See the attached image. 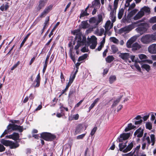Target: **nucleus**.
I'll use <instances>...</instances> for the list:
<instances>
[{
	"mask_svg": "<svg viewBox=\"0 0 156 156\" xmlns=\"http://www.w3.org/2000/svg\"><path fill=\"white\" fill-rule=\"evenodd\" d=\"M143 21H144V20H141L136 22H133L134 27L135 26L139 27L136 29V30L140 35H142L146 32L147 30V27H149L148 23H141Z\"/></svg>",
	"mask_w": 156,
	"mask_h": 156,
	"instance_id": "1",
	"label": "nucleus"
},
{
	"mask_svg": "<svg viewBox=\"0 0 156 156\" xmlns=\"http://www.w3.org/2000/svg\"><path fill=\"white\" fill-rule=\"evenodd\" d=\"M80 31V29H77L75 30L72 32L74 35H76V38L77 39V44L74 48L76 50L78 49L81 45L83 44L86 41V37L84 36H82Z\"/></svg>",
	"mask_w": 156,
	"mask_h": 156,
	"instance_id": "2",
	"label": "nucleus"
},
{
	"mask_svg": "<svg viewBox=\"0 0 156 156\" xmlns=\"http://www.w3.org/2000/svg\"><path fill=\"white\" fill-rule=\"evenodd\" d=\"M7 129L5 130L4 132L1 136L0 137H2L6 134L10 133L12 131L18 130L19 132H22L23 130V126H18L16 124H9L7 126Z\"/></svg>",
	"mask_w": 156,
	"mask_h": 156,
	"instance_id": "3",
	"label": "nucleus"
},
{
	"mask_svg": "<svg viewBox=\"0 0 156 156\" xmlns=\"http://www.w3.org/2000/svg\"><path fill=\"white\" fill-rule=\"evenodd\" d=\"M1 143L6 146H9L11 149H14L18 147L19 144L18 142L14 143L9 140H6L2 139L1 140Z\"/></svg>",
	"mask_w": 156,
	"mask_h": 156,
	"instance_id": "4",
	"label": "nucleus"
},
{
	"mask_svg": "<svg viewBox=\"0 0 156 156\" xmlns=\"http://www.w3.org/2000/svg\"><path fill=\"white\" fill-rule=\"evenodd\" d=\"M41 137L47 141H51L55 139V136L50 133L47 132L42 133L41 134Z\"/></svg>",
	"mask_w": 156,
	"mask_h": 156,
	"instance_id": "5",
	"label": "nucleus"
},
{
	"mask_svg": "<svg viewBox=\"0 0 156 156\" xmlns=\"http://www.w3.org/2000/svg\"><path fill=\"white\" fill-rule=\"evenodd\" d=\"M134 28L133 23L132 24L129 25L122 28L119 30V33L121 34L123 33L126 34L128 33Z\"/></svg>",
	"mask_w": 156,
	"mask_h": 156,
	"instance_id": "6",
	"label": "nucleus"
},
{
	"mask_svg": "<svg viewBox=\"0 0 156 156\" xmlns=\"http://www.w3.org/2000/svg\"><path fill=\"white\" fill-rule=\"evenodd\" d=\"M141 41L144 44H148L152 42L151 34H146L143 36L140 39Z\"/></svg>",
	"mask_w": 156,
	"mask_h": 156,
	"instance_id": "7",
	"label": "nucleus"
},
{
	"mask_svg": "<svg viewBox=\"0 0 156 156\" xmlns=\"http://www.w3.org/2000/svg\"><path fill=\"white\" fill-rule=\"evenodd\" d=\"M146 142L147 143V146L148 147L151 144V141L149 136H148L147 137H144L142 138V149L143 150H144L145 148L146 145Z\"/></svg>",
	"mask_w": 156,
	"mask_h": 156,
	"instance_id": "8",
	"label": "nucleus"
},
{
	"mask_svg": "<svg viewBox=\"0 0 156 156\" xmlns=\"http://www.w3.org/2000/svg\"><path fill=\"white\" fill-rule=\"evenodd\" d=\"M53 5H50L46 7L40 15V17L42 18L45 17L46 15L52 9Z\"/></svg>",
	"mask_w": 156,
	"mask_h": 156,
	"instance_id": "9",
	"label": "nucleus"
},
{
	"mask_svg": "<svg viewBox=\"0 0 156 156\" xmlns=\"http://www.w3.org/2000/svg\"><path fill=\"white\" fill-rule=\"evenodd\" d=\"M53 5H50L46 7L40 15V17L42 18L45 17L46 15L52 9Z\"/></svg>",
	"mask_w": 156,
	"mask_h": 156,
	"instance_id": "10",
	"label": "nucleus"
},
{
	"mask_svg": "<svg viewBox=\"0 0 156 156\" xmlns=\"http://www.w3.org/2000/svg\"><path fill=\"white\" fill-rule=\"evenodd\" d=\"M53 5H50L46 7L40 15V17L42 18L45 17L46 15L52 9Z\"/></svg>",
	"mask_w": 156,
	"mask_h": 156,
	"instance_id": "11",
	"label": "nucleus"
},
{
	"mask_svg": "<svg viewBox=\"0 0 156 156\" xmlns=\"http://www.w3.org/2000/svg\"><path fill=\"white\" fill-rule=\"evenodd\" d=\"M40 74L39 73L37 76L36 79L34 81L31 85V87H37L40 86Z\"/></svg>",
	"mask_w": 156,
	"mask_h": 156,
	"instance_id": "12",
	"label": "nucleus"
},
{
	"mask_svg": "<svg viewBox=\"0 0 156 156\" xmlns=\"http://www.w3.org/2000/svg\"><path fill=\"white\" fill-rule=\"evenodd\" d=\"M48 1V0H40L38 6L36 7L37 10L40 11L43 8L46 4Z\"/></svg>",
	"mask_w": 156,
	"mask_h": 156,
	"instance_id": "13",
	"label": "nucleus"
},
{
	"mask_svg": "<svg viewBox=\"0 0 156 156\" xmlns=\"http://www.w3.org/2000/svg\"><path fill=\"white\" fill-rule=\"evenodd\" d=\"M130 135V133H123L120 135L119 137L118 138L117 141L118 140L119 142H122L123 140L127 139Z\"/></svg>",
	"mask_w": 156,
	"mask_h": 156,
	"instance_id": "14",
	"label": "nucleus"
},
{
	"mask_svg": "<svg viewBox=\"0 0 156 156\" xmlns=\"http://www.w3.org/2000/svg\"><path fill=\"white\" fill-rule=\"evenodd\" d=\"M148 51L151 54H156V44L149 45L148 48Z\"/></svg>",
	"mask_w": 156,
	"mask_h": 156,
	"instance_id": "15",
	"label": "nucleus"
},
{
	"mask_svg": "<svg viewBox=\"0 0 156 156\" xmlns=\"http://www.w3.org/2000/svg\"><path fill=\"white\" fill-rule=\"evenodd\" d=\"M87 42H89L90 45V44H91L90 46V48L92 49L95 48L97 44V39L95 37H94L92 38L89 41Z\"/></svg>",
	"mask_w": 156,
	"mask_h": 156,
	"instance_id": "16",
	"label": "nucleus"
},
{
	"mask_svg": "<svg viewBox=\"0 0 156 156\" xmlns=\"http://www.w3.org/2000/svg\"><path fill=\"white\" fill-rule=\"evenodd\" d=\"M113 26V23H111L110 20H108L105 23V33H107L108 30H109L111 28H112Z\"/></svg>",
	"mask_w": 156,
	"mask_h": 156,
	"instance_id": "17",
	"label": "nucleus"
},
{
	"mask_svg": "<svg viewBox=\"0 0 156 156\" xmlns=\"http://www.w3.org/2000/svg\"><path fill=\"white\" fill-rule=\"evenodd\" d=\"M6 137L9 139H12L14 140H19V136L18 133H14L12 134L6 136Z\"/></svg>",
	"mask_w": 156,
	"mask_h": 156,
	"instance_id": "18",
	"label": "nucleus"
},
{
	"mask_svg": "<svg viewBox=\"0 0 156 156\" xmlns=\"http://www.w3.org/2000/svg\"><path fill=\"white\" fill-rule=\"evenodd\" d=\"M144 133V130L141 128H139L134 133V135L135 136L140 138L142 136Z\"/></svg>",
	"mask_w": 156,
	"mask_h": 156,
	"instance_id": "19",
	"label": "nucleus"
},
{
	"mask_svg": "<svg viewBox=\"0 0 156 156\" xmlns=\"http://www.w3.org/2000/svg\"><path fill=\"white\" fill-rule=\"evenodd\" d=\"M116 9H113L110 13V19L112 23L114 22L116 20Z\"/></svg>",
	"mask_w": 156,
	"mask_h": 156,
	"instance_id": "20",
	"label": "nucleus"
},
{
	"mask_svg": "<svg viewBox=\"0 0 156 156\" xmlns=\"http://www.w3.org/2000/svg\"><path fill=\"white\" fill-rule=\"evenodd\" d=\"M119 56L122 59L125 60H127L130 57L129 54L128 53H121Z\"/></svg>",
	"mask_w": 156,
	"mask_h": 156,
	"instance_id": "21",
	"label": "nucleus"
},
{
	"mask_svg": "<svg viewBox=\"0 0 156 156\" xmlns=\"http://www.w3.org/2000/svg\"><path fill=\"white\" fill-rule=\"evenodd\" d=\"M84 45H85V46L81 49V51L83 52H87L88 51V47L90 45V42H87L86 40L84 44L81 45L80 47Z\"/></svg>",
	"mask_w": 156,
	"mask_h": 156,
	"instance_id": "22",
	"label": "nucleus"
},
{
	"mask_svg": "<svg viewBox=\"0 0 156 156\" xmlns=\"http://www.w3.org/2000/svg\"><path fill=\"white\" fill-rule=\"evenodd\" d=\"M144 13L140 10L136 15L134 17V20H137L140 19L144 16Z\"/></svg>",
	"mask_w": 156,
	"mask_h": 156,
	"instance_id": "23",
	"label": "nucleus"
},
{
	"mask_svg": "<svg viewBox=\"0 0 156 156\" xmlns=\"http://www.w3.org/2000/svg\"><path fill=\"white\" fill-rule=\"evenodd\" d=\"M141 47V45L140 44L137 42H136L132 44V49L133 51H135L140 49Z\"/></svg>",
	"mask_w": 156,
	"mask_h": 156,
	"instance_id": "24",
	"label": "nucleus"
},
{
	"mask_svg": "<svg viewBox=\"0 0 156 156\" xmlns=\"http://www.w3.org/2000/svg\"><path fill=\"white\" fill-rule=\"evenodd\" d=\"M140 10L142 12L144 13V15L145 13L149 14L150 12V8L149 7L146 6H144Z\"/></svg>",
	"mask_w": 156,
	"mask_h": 156,
	"instance_id": "25",
	"label": "nucleus"
},
{
	"mask_svg": "<svg viewBox=\"0 0 156 156\" xmlns=\"http://www.w3.org/2000/svg\"><path fill=\"white\" fill-rule=\"evenodd\" d=\"M141 65V67L143 69H145L147 72H148L150 69V66L146 64H143L141 62L140 63Z\"/></svg>",
	"mask_w": 156,
	"mask_h": 156,
	"instance_id": "26",
	"label": "nucleus"
},
{
	"mask_svg": "<svg viewBox=\"0 0 156 156\" xmlns=\"http://www.w3.org/2000/svg\"><path fill=\"white\" fill-rule=\"evenodd\" d=\"M83 128L82 125L80 124L78 125L76 127L75 135H76L78 133H80L82 130Z\"/></svg>",
	"mask_w": 156,
	"mask_h": 156,
	"instance_id": "27",
	"label": "nucleus"
},
{
	"mask_svg": "<svg viewBox=\"0 0 156 156\" xmlns=\"http://www.w3.org/2000/svg\"><path fill=\"white\" fill-rule=\"evenodd\" d=\"M133 147V143L131 142L129 144L128 146L126 147L125 150H124V153H126L130 151Z\"/></svg>",
	"mask_w": 156,
	"mask_h": 156,
	"instance_id": "28",
	"label": "nucleus"
},
{
	"mask_svg": "<svg viewBox=\"0 0 156 156\" xmlns=\"http://www.w3.org/2000/svg\"><path fill=\"white\" fill-rule=\"evenodd\" d=\"M127 141H126L124 144L120 143L119 144V150L121 151H122L124 152V150H125L126 147V143Z\"/></svg>",
	"mask_w": 156,
	"mask_h": 156,
	"instance_id": "29",
	"label": "nucleus"
},
{
	"mask_svg": "<svg viewBox=\"0 0 156 156\" xmlns=\"http://www.w3.org/2000/svg\"><path fill=\"white\" fill-rule=\"evenodd\" d=\"M136 126L133 125L131 123L128 124L127 126L125 129V132L128 131L132 129L135 128Z\"/></svg>",
	"mask_w": 156,
	"mask_h": 156,
	"instance_id": "30",
	"label": "nucleus"
},
{
	"mask_svg": "<svg viewBox=\"0 0 156 156\" xmlns=\"http://www.w3.org/2000/svg\"><path fill=\"white\" fill-rule=\"evenodd\" d=\"M103 15L102 14H98V19H97V25H98L99 23L102 22L103 20Z\"/></svg>",
	"mask_w": 156,
	"mask_h": 156,
	"instance_id": "31",
	"label": "nucleus"
},
{
	"mask_svg": "<svg viewBox=\"0 0 156 156\" xmlns=\"http://www.w3.org/2000/svg\"><path fill=\"white\" fill-rule=\"evenodd\" d=\"M99 100V98H97L94 100L89 108L90 111L94 106L98 102Z\"/></svg>",
	"mask_w": 156,
	"mask_h": 156,
	"instance_id": "32",
	"label": "nucleus"
},
{
	"mask_svg": "<svg viewBox=\"0 0 156 156\" xmlns=\"http://www.w3.org/2000/svg\"><path fill=\"white\" fill-rule=\"evenodd\" d=\"M124 12V10L123 8H121L119 10L118 14V18L119 19H121L122 17Z\"/></svg>",
	"mask_w": 156,
	"mask_h": 156,
	"instance_id": "33",
	"label": "nucleus"
},
{
	"mask_svg": "<svg viewBox=\"0 0 156 156\" xmlns=\"http://www.w3.org/2000/svg\"><path fill=\"white\" fill-rule=\"evenodd\" d=\"M115 58L112 55H109L106 58V61L108 63H110Z\"/></svg>",
	"mask_w": 156,
	"mask_h": 156,
	"instance_id": "34",
	"label": "nucleus"
},
{
	"mask_svg": "<svg viewBox=\"0 0 156 156\" xmlns=\"http://www.w3.org/2000/svg\"><path fill=\"white\" fill-rule=\"evenodd\" d=\"M89 24L87 21H83L81 22V26L82 28L86 29L89 27Z\"/></svg>",
	"mask_w": 156,
	"mask_h": 156,
	"instance_id": "35",
	"label": "nucleus"
},
{
	"mask_svg": "<svg viewBox=\"0 0 156 156\" xmlns=\"http://www.w3.org/2000/svg\"><path fill=\"white\" fill-rule=\"evenodd\" d=\"M100 5V0H94V1L92 2L91 6L93 8L95 5L97 6L98 7H99Z\"/></svg>",
	"mask_w": 156,
	"mask_h": 156,
	"instance_id": "36",
	"label": "nucleus"
},
{
	"mask_svg": "<svg viewBox=\"0 0 156 156\" xmlns=\"http://www.w3.org/2000/svg\"><path fill=\"white\" fill-rule=\"evenodd\" d=\"M76 75V73H74L73 74L71 75L68 82L69 83L71 84L72 83Z\"/></svg>",
	"mask_w": 156,
	"mask_h": 156,
	"instance_id": "37",
	"label": "nucleus"
},
{
	"mask_svg": "<svg viewBox=\"0 0 156 156\" xmlns=\"http://www.w3.org/2000/svg\"><path fill=\"white\" fill-rule=\"evenodd\" d=\"M130 57L132 62H138L140 63H141V62L139 60L138 58H136L134 55L130 56Z\"/></svg>",
	"mask_w": 156,
	"mask_h": 156,
	"instance_id": "38",
	"label": "nucleus"
},
{
	"mask_svg": "<svg viewBox=\"0 0 156 156\" xmlns=\"http://www.w3.org/2000/svg\"><path fill=\"white\" fill-rule=\"evenodd\" d=\"M151 138V145L153 146L154 145L155 142V136L153 134H151L150 135Z\"/></svg>",
	"mask_w": 156,
	"mask_h": 156,
	"instance_id": "39",
	"label": "nucleus"
},
{
	"mask_svg": "<svg viewBox=\"0 0 156 156\" xmlns=\"http://www.w3.org/2000/svg\"><path fill=\"white\" fill-rule=\"evenodd\" d=\"M122 98V96H120V97L117 98L115 101L112 105V107H113L116 106V105L119 103Z\"/></svg>",
	"mask_w": 156,
	"mask_h": 156,
	"instance_id": "40",
	"label": "nucleus"
},
{
	"mask_svg": "<svg viewBox=\"0 0 156 156\" xmlns=\"http://www.w3.org/2000/svg\"><path fill=\"white\" fill-rule=\"evenodd\" d=\"M116 79V77L115 75L111 76L109 78V82L110 83H113Z\"/></svg>",
	"mask_w": 156,
	"mask_h": 156,
	"instance_id": "41",
	"label": "nucleus"
},
{
	"mask_svg": "<svg viewBox=\"0 0 156 156\" xmlns=\"http://www.w3.org/2000/svg\"><path fill=\"white\" fill-rule=\"evenodd\" d=\"M88 55L87 54H84L83 55L80 56L78 59V61L80 62L82 61L85 59H86Z\"/></svg>",
	"mask_w": 156,
	"mask_h": 156,
	"instance_id": "42",
	"label": "nucleus"
},
{
	"mask_svg": "<svg viewBox=\"0 0 156 156\" xmlns=\"http://www.w3.org/2000/svg\"><path fill=\"white\" fill-rule=\"evenodd\" d=\"M139 58L142 61H144L147 59V57L146 55L143 54H140L138 55Z\"/></svg>",
	"mask_w": 156,
	"mask_h": 156,
	"instance_id": "43",
	"label": "nucleus"
},
{
	"mask_svg": "<svg viewBox=\"0 0 156 156\" xmlns=\"http://www.w3.org/2000/svg\"><path fill=\"white\" fill-rule=\"evenodd\" d=\"M8 3H7L5 5V6L4 5V4H3L0 7V9L2 11H4V9L6 10L9 8V6L8 5Z\"/></svg>",
	"mask_w": 156,
	"mask_h": 156,
	"instance_id": "44",
	"label": "nucleus"
},
{
	"mask_svg": "<svg viewBox=\"0 0 156 156\" xmlns=\"http://www.w3.org/2000/svg\"><path fill=\"white\" fill-rule=\"evenodd\" d=\"M149 22L151 23H156V16L152 17L149 20Z\"/></svg>",
	"mask_w": 156,
	"mask_h": 156,
	"instance_id": "45",
	"label": "nucleus"
},
{
	"mask_svg": "<svg viewBox=\"0 0 156 156\" xmlns=\"http://www.w3.org/2000/svg\"><path fill=\"white\" fill-rule=\"evenodd\" d=\"M146 127L147 129L151 130L152 128V124L150 122H147L146 123Z\"/></svg>",
	"mask_w": 156,
	"mask_h": 156,
	"instance_id": "46",
	"label": "nucleus"
},
{
	"mask_svg": "<svg viewBox=\"0 0 156 156\" xmlns=\"http://www.w3.org/2000/svg\"><path fill=\"white\" fill-rule=\"evenodd\" d=\"M110 40L111 41L115 44H118L119 42V40L114 37H111Z\"/></svg>",
	"mask_w": 156,
	"mask_h": 156,
	"instance_id": "47",
	"label": "nucleus"
},
{
	"mask_svg": "<svg viewBox=\"0 0 156 156\" xmlns=\"http://www.w3.org/2000/svg\"><path fill=\"white\" fill-rule=\"evenodd\" d=\"M105 32L104 29L103 28H101L100 30H98L97 32V34L98 36H101Z\"/></svg>",
	"mask_w": 156,
	"mask_h": 156,
	"instance_id": "48",
	"label": "nucleus"
},
{
	"mask_svg": "<svg viewBox=\"0 0 156 156\" xmlns=\"http://www.w3.org/2000/svg\"><path fill=\"white\" fill-rule=\"evenodd\" d=\"M90 23L95 24V25L97 26V19L95 17L91 18L89 20Z\"/></svg>",
	"mask_w": 156,
	"mask_h": 156,
	"instance_id": "49",
	"label": "nucleus"
},
{
	"mask_svg": "<svg viewBox=\"0 0 156 156\" xmlns=\"http://www.w3.org/2000/svg\"><path fill=\"white\" fill-rule=\"evenodd\" d=\"M89 15L88 13L87 12V11H86V10H85L84 11H83L80 14V18H81L82 17H83V16H87Z\"/></svg>",
	"mask_w": 156,
	"mask_h": 156,
	"instance_id": "50",
	"label": "nucleus"
},
{
	"mask_svg": "<svg viewBox=\"0 0 156 156\" xmlns=\"http://www.w3.org/2000/svg\"><path fill=\"white\" fill-rule=\"evenodd\" d=\"M111 49L112 52L114 53H116L118 51L117 48L114 45H112L111 46Z\"/></svg>",
	"mask_w": 156,
	"mask_h": 156,
	"instance_id": "51",
	"label": "nucleus"
},
{
	"mask_svg": "<svg viewBox=\"0 0 156 156\" xmlns=\"http://www.w3.org/2000/svg\"><path fill=\"white\" fill-rule=\"evenodd\" d=\"M152 42L156 41V32L151 34Z\"/></svg>",
	"mask_w": 156,
	"mask_h": 156,
	"instance_id": "52",
	"label": "nucleus"
},
{
	"mask_svg": "<svg viewBox=\"0 0 156 156\" xmlns=\"http://www.w3.org/2000/svg\"><path fill=\"white\" fill-rule=\"evenodd\" d=\"M138 10L136 9H134L130 12L129 15L131 17L132 16L135 15L137 12Z\"/></svg>",
	"mask_w": 156,
	"mask_h": 156,
	"instance_id": "53",
	"label": "nucleus"
},
{
	"mask_svg": "<svg viewBox=\"0 0 156 156\" xmlns=\"http://www.w3.org/2000/svg\"><path fill=\"white\" fill-rule=\"evenodd\" d=\"M134 66L137 69L138 71L141 72V68L138 64L137 63V62H136V63L135 64Z\"/></svg>",
	"mask_w": 156,
	"mask_h": 156,
	"instance_id": "54",
	"label": "nucleus"
},
{
	"mask_svg": "<svg viewBox=\"0 0 156 156\" xmlns=\"http://www.w3.org/2000/svg\"><path fill=\"white\" fill-rule=\"evenodd\" d=\"M71 85V84H70L69 83H68V84L66 86L64 90H62V92L61 95L64 94L65 93V92H66L67 90L69 87Z\"/></svg>",
	"mask_w": 156,
	"mask_h": 156,
	"instance_id": "55",
	"label": "nucleus"
},
{
	"mask_svg": "<svg viewBox=\"0 0 156 156\" xmlns=\"http://www.w3.org/2000/svg\"><path fill=\"white\" fill-rule=\"evenodd\" d=\"M133 44V43L129 40L126 43V46L128 48H132Z\"/></svg>",
	"mask_w": 156,
	"mask_h": 156,
	"instance_id": "56",
	"label": "nucleus"
},
{
	"mask_svg": "<svg viewBox=\"0 0 156 156\" xmlns=\"http://www.w3.org/2000/svg\"><path fill=\"white\" fill-rule=\"evenodd\" d=\"M119 0H115L114 2L113 9H116L118 7V2Z\"/></svg>",
	"mask_w": 156,
	"mask_h": 156,
	"instance_id": "57",
	"label": "nucleus"
},
{
	"mask_svg": "<svg viewBox=\"0 0 156 156\" xmlns=\"http://www.w3.org/2000/svg\"><path fill=\"white\" fill-rule=\"evenodd\" d=\"M137 38V37L136 36H133L132 37H131L129 40L133 43L136 41Z\"/></svg>",
	"mask_w": 156,
	"mask_h": 156,
	"instance_id": "58",
	"label": "nucleus"
},
{
	"mask_svg": "<svg viewBox=\"0 0 156 156\" xmlns=\"http://www.w3.org/2000/svg\"><path fill=\"white\" fill-rule=\"evenodd\" d=\"M86 134H83L77 136L76 139L77 140L83 139L85 136Z\"/></svg>",
	"mask_w": 156,
	"mask_h": 156,
	"instance_id": "59",
	"label": "nucleus"
},
{
	"mask_svg": "<svg viewBox=\"0 0 156 156\" xmlns=\"http://www.w3.org/2000/svg\"><path fill=\"white\" fill-rule=\"evenodd\" d=\"M49 16L47 17H46L45 22L44 23V26H47V25L49 23Z\"/></svg>",
	"mask_w": 156,
	"mask_h": 156,
	"instance_id": "60",
	"label": "nucleus"
},
{
	"mask_svg": "<svg viewBox=\"0 0 156 156\" xmlns=\"http://www.w3.org/2000/svg\"><path fill=\"white\" fill-rule=\"evenodd\" d=\"M150 115V113H148L146 114V115L144 116L143 117V119L144 120V121H146L149 118Z\"/></svg>",
	"mask_w": 156,
	"mask_h": 156,
	"instance_id": "61",
	"label": "nucleus"
},
{
	"mask_svg": "<svg viewBox=\"0 0 156 156\" xmlns=\"http://www.w3.org/2000/svg\"><path fill=\"white\" fill-rule=\"evenodd\" d=\"M20 61H18L17 62L16 64H14L13 66L11 68V70H13L15 69L19 64H20Z\"/></svg>",
	"mask_w": 156,
	"mask_h": 156,
	"instance_id": "62",
	"label": "nucleus"
},
{
	"mask_svg": "<svg viewBox=\"0 0 156 156\" xmlns=\"http://www.w3.org/2000/svg\"><path fill=\"white\" fill-rule=\"evenodd\" d=\"M97 130V127H94L93 128V129L91 130L90 133V135L91 136L93 135L95 133Z\"/></svg>",
	"mask_w": 156,
	"mask_h": 156,
	"instance_id": "63",
	"label": "nucleus"
},
{
	"mask_svg": "<svg viewBox=\"0 0 156 156\" xmlns=\"http://www.w3.org/2000/svg\"><path fill=\"white\" fill-rule=\"evenodd\" d=\"M5 149V147L2 145L0 144V152L4 151Z\"/></svg>",
	"mask_w": 156,
	"mask_h": 156,
	"instance_id": "64",
	"label": "nucleus"
}]
</instances>
